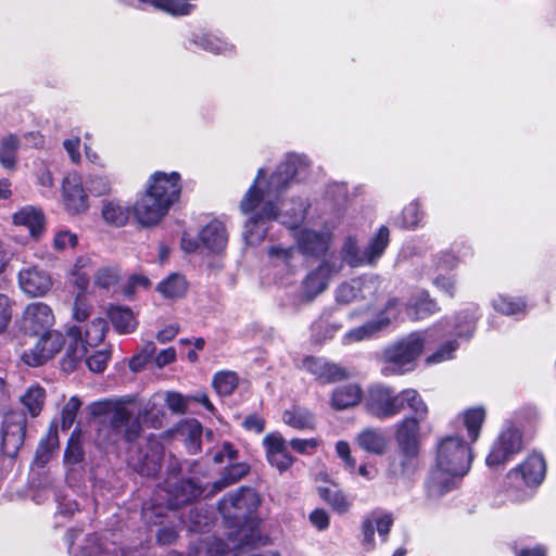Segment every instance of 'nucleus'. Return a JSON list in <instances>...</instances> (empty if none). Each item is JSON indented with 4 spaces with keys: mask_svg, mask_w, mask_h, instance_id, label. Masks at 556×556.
Returning <instances> with one entry per match:
<instances>
[{
    "mask_svg": "<svg viewBox=\"0 0 556 556\" xmlns=\"http://www.w3.org/2000/svg\"><path fill=\"white\" fill-rule=\"evenodd\" d=\"M311 165L305 154L288 153L271 174L268 175L264 167L257 170L239 204L242 214H250L243 232L248 244H260L274 220L291 229L304 220L307 201L299 198L289 202L282 200V195L292 182L308 178Z\"/></svg>",
    "mask_w": 556,
    "mask_h": 556,
    "instance_id": "obj_1",
    "label": "nucleus"
},
{
    "mask_svg": "<svg viewBox=\"0 0 556 556\" xmlns=\"http://www.w3.org/2000/svg\"><path fill=\"white\" fill-rule=\"evenodd\" d=\"M476 328V318L468 312L459 313L454 320L453 330L444 329L442 323L426 331H414L389 344L382 352L383 375H403L416 367L425 344L433 334L446 333L469 338Z\"/></svg>",
    "mask_w": 556,
    "mask_h": 556,
    "instance_id": "obj_2",
    "label": "nucleus"
},
{
    "mask_svg": "<svg viewBox=\"0 0 556 556\" xmlns=\"http://www.w3.org/2000/svg\"><path fill=\"white\" fill-rule=\"evenodd\" d=\"M260 496L252 488L241 486L237 491L226 494L218 504V509L229 528V540L237 546L240 541L249 548L257 552L256 545L262 543L263 536L258 530V520L254 517Z\"/></svg>",
    "mask_w": 556,
    "mask_h": 556,
    "instance_id": "obj_3",
    "label": "nucleus"
},
{
    "mask_svg": "<svg viewBox=\"0 0 556 556\" xmlns=\"http://www.w3.org/2000/svg\"><path fill=\"white\" fill-rule=\"evenodd\" d=\"M471 454L469 446L458 434L446 435L438 443L435 468L427 481V494L438 498L457 486V482L469 470Z\"/></svg>",
    "mask_w": 556,
    "mask_h": 556,
    "instance_id": "obj_4",
    "label": "nucleus"
},
{
    "mask_svg": "<svg viewBox=\"0 0 556 556\" xmlns=\"http://www.w3.org/2000/svg\"><path fill=\"white\" fill-rule=\"evenodd\" d=\"M113 533L85 534L80 530H70L65 534L67 552L71 556H147L148 549L124 548L113 539Z\"/></svg>",
    "mask_w": 556,
    "mask_h": 556,
    "instance_id": "obj_5",
    "label": "nucleus"
},
{
    "mask_svg": "<svg viewBox=\"0 0 556 556\" xmlns=\"http://www.w3.org/2000/svg\"><path fill=\"white\" fill-rule=\"evenodd\" d=\"M130 397L122 400H104L94 402L91 405L93 415H109L110 429L115 442L125 441L127 443L135 442L141 432V425L137 418L132 417L131 412L125 406L131 403Z\"/></svg>",
    "mask_w": 556,
    "mask_h": 556,
    "instance_id": "obj_6",
    "label": "nucleus"
},
{
    "mask_svg": "<svg viewBox=\"0 0 556 556\" xmlns=\"http://www.w3.org/2000/svg\"><path fill=\"white\" fill-rule=\"evenodd\" d=\"M389 242L390 230L387 226H381L365 247H361L355 238L349 237L341 250L342 260L351 267L374 266L383 255Z\"/></svg>",
    "mask_w": 556,
    "mask_h": 556,
    "instance_id": "obj_7",
    "label": "nucleus"
},
{
    "mask_svg": "<svg viewBox=\"0 0 556 556\" xmlns=\"http://www.w3.org/2000/svg\"><path fill=\"white\" fill-rule=\"evenodd\" d=\"M108 323L104 318L97 317L86 326L85 331L78 326L68 329V337L74 340L66 351L64 365L74 369L83 361L88 352V348H94L100 344L105 337Z\"/></svg>",
    "mask_w": 556,
    "mask_h": 556,
    "instance_id": "obj_8",
    "label": "nucleus"
},
{
    "mask_svg": "<svg viewBox=\"0 0 556 556\" xmlns=\"http://www.w3.org/2000/svg\"><path fill=\"white\" fill-rule=\"evenodd\" d=\"M400 392L383 384L371 386L364 395V407L380 420L393 418L401 413Z\"/></svg>",
    "mask_w": 556,
    "mask_h": 556,
    "instance_id": "obj_9",
    "label": "nucleus"
},
{
    "mask_svg": "<svg viewBox=\"0 0 556 556\" xmlns=\"http://www.w3.org/2000/svg\"><path fill=\"white\" fill-rule=\"evenodd\" d=\"M235 546L227 536V542L214 536L197 541L190 548L188 556H279L273 551L254 552L238 541Z\"/></svg>",
    "mask_w": 556,
    "mask_h": 556,
    "instance_id": "obj_10",
    "label": "nucleus"
},
{
    "mask_svg": "<svg viewBox=\"0 0 556 556\" xmlns=\"http://www.w3.org/2000/svg\"><path fill=\"white\" fill-rule=\"evenodd\" d=\"M399 300L392 298L388 300V302L384 305V308L377 315L376 318L348 331L344 334L342 342L344 344H351L365 340H370L378 336L381 331L387 329L391 325V323L399 317Z\"/></svg>",
    "mask_w": 556,
    "mask_h": 556,
    "instance_id": "obj_11",
    "label": "nucleus"
},
{
    "mask_svg": "<svg viewBox=\"0 0 556 556\" xmlns=\"http://www.w3.org/2000/svg\"><path fill=\"white\" fill-rule=\"evenodd\" d=\"M180 174L177 172H155L149 177L147 191L170 208L180 198Z\"/></svg>",
    "mask_w": 556,
    "mask_h": 556,
    "instance_id": "obj_12",
    "label": "nucleus"
},
{
    "mask_svg": "<svg viewBox=\"0 0 556 556\" xmlns=\"http://www.w3.org/2000/svg\"><path fill=\"white\" fill-rule=\"evenodd\" d=\"M36 344L23 353V361L31 366L37 367L54 357L64 345V337L60 331L50 329L41 332Z\"/></svg>",
    "mask_w": 556,
    "mask_h": 556,
    "instance_id": "obj_13",
    "label": "nucleus"
},
{
    "mask_svg": "<svg viewBox=\"0 0 556 556\" xmlns=\"http://www.w3.org/2000/svg\"><path fill=\"white\" fill-rule=\"evenodd\" d=\"M546 471V464L543 456L539 453L529 455L518 467L511 469L507 475L508 483L515 488L521 485H539Z\"/></svg>",
    "mask_w": 556,
    "mask_h": 556,
    "instance_id": "obj_14",
    "label": "nucleus"
},
{
    "mask_svg": "<svg viewBox=\"0 0 556 556\" xmlns=\"http://www.w3.org/2000/svg\"><path fill=\"white\" fill-rule=\"evenodd\" d=\"M54 321V314L48 304L33 302L23 311L21 328L28 334L37 336L52 329Z\"/></svg>",
    "mask_w": 556,
    "mask_h": 556,
    "instance_id": "obj_15",
    "label": "nucleus"
},
{
    "mask_svg": "<svg viewBox=\"0 0 556 556\" xmlns=\"http://www.w3.org/2000/svg\"><path fill=\"white\" fill-rule=\"evenodd\" d=\"M169 208L146 190L132 205V215L143 227L157 225L168 213Z\"/></svg>",
    "mask_w": 556,
    "mask_h": 556,
    "instance_id": "obj_16",
    "label": "nucleus"
},
{
    "mask_svg": "<svg viewBox=\"0 0 556 556\" xmlns=\"http://www.w3.org/2000/svg\"><path fill=\"white\" fill-rule=\"evenodd\" d=\"M26 433V419L23 414L9 415L3 424L1 448L4 455L15 457L22 447Z\"/></svg>",
    "mask_w": 556,
    "mask_h": 556,
    "instance_id": "obj_17",
    "label": "nucleus"
},
{
    "mask_svg": "<svg viewBox=\"0 0 556 556\" xmlns=\"http://www.w3.org/2000/svg\"><path fill=\"white\" fill-rule=\"evenodd\" d=\"M521 451V433L516 428L504 430L492 445L489 453V466L509 462Z\"/></svg>",
    "mask_w": 556,
    "mask_h": 556,
    "instance_id": "obj_18",
    "label": "nucleus"
},
{
    "mask_svg": "<svg viewBox=\"0 0 556 556\" xmlns=\"http://www.w3.org/2000/svg\"><path fill=\"white\" fill-rule=\"evenodd\" d=\"M18 286L28 296H43L52 287L48 271L38 266H26L18 271Z\"/></svg>",
    "mask_w": 556,
    "mask_h": 556,
    "instance_id": "obj_19",
    "label": "nucleus"
},
{
    "mask_svg": "<svg viewBox=\"0 0 556 556\" xmlns=\"http://www.w3.org/2000/svg\"><path fill=\"white\" fill-rule=\"evenodd\" d=\"M167 507L177 509L202 494L200 486L191 479L169 478L166 481Z\"/></svg>",
    "mask_w": 556,
    "mask_h": 556,
    "instance_id": "obj_20",
    "label": "nucleus"
},
{
    "mask_svg": "<svg viewBox=\"0 0 556 556\" xmlns=\"http://www.w3.org/2000/svg\"><path fill=\"white\" fill-rule=\"evenodd\" d=\"M303 368L321 383H334L349 377L345 368L323 357H306Z\"/></svg>",
    "mask_w": 556,
    "mask_h": 556,
    "instance_id": "obj_21",
    "label": "nucleus"
},
{
    "mask_svg": "<svg viewBox=\"0 0 556 556\" xmlns=\"http://www.w3.org/2000/svg\"><path fill=\"white\" fill-rule=\"evenodd\" d=\"M342 268L337 260H326L312 270L304 280V290L309 298L321 293L328 286L330 278Z\"/></svg>",
    "mask_w": 556,
    "mask_h": 556,
    "instance_id": "obj_22",
    "label": "nucleus"
},
{
    "mask_svg": "<svg viewBox=\"0 0 556 556\" xmlns=\"http://www.w3.org/2000/svg\"><path fill=\"white\" fill-rule=\"evenodd\" d=\"M393 525L391 514H372L362 523V544L366 551L375 548V532H378L382 542L387 541L388 534Z\"/></svg>",
    "mask_w": 556,
    "mask_h": 556,
    "instance_id": "obj_23",
    "label": "nucleus"
},
{
    "mask_svg": "<svg viewBox=\"0 0 556 556\" xmlns=\"http://www.w3.org/2000/svg\"><path fill=\"white\" fill-rule=\"evenodd\" d=\"M263 444L266 448L268 463L280 472L288 470L292 466L294 458L289 454L287 442L280 434H267L263 440Z\"/></svg>",
    "mask_w": 556,
    "mask_h": 556,
    "instance_id": "obj_24",
    "label": "nucleus"
},
{
    "mask_svg": "<svg viewBox=\"0 0 556 556\" xmlns=\"http://www.w3.org/2000/svg\"><path fill=\"white\" fill-rule=\"evenodd\" d=\"M63 197L66 207L72 213H81L88 208L86 188L77 174H72L63 179Z\"/></svg>",
    "mask_w": 556,
    "mask_h": 556,
    "instance_id": "obj_25",
    "label": "nucleus"
},
{
    "mask_svg": "<svg viewBox=\"0 0 556 556\" xmlns=\"http://www.w3.org/2000/svg\"><path fill=\"white\" fill-rule=\"evenodd\" d=\"M199 239L211 253H220L227 247L228 231L223 222L213 219L201 229Z\"/></svg>",
    "mask_w": 556,
    "mask_h": 556,
    "instance_id": "obj_26",
    "label": "nucleus"
},
{
    "mask_svg": "<svg viewBox=\"0 0 556 556\" xmlns=\"http://www.w3.org/2000/svg\"><path fill=\"white\" fill-rule=\"evenodd\" d=\"M328 231L303 229L296 236L298 250L304 255L318 256L328 250Z\"/></svg>",
    "mask_w": 556,
    "mask_h": 556,
    "instance_id": "obj_27",
    "label": "nucleus"
},
{
    "mask_svg": "<svg viewBox=\"0 0 556 556\" xmlns=\"http://www.w3.org/2000/svg\"><path fill=\"white\" fill-rule=\"evenodd\" d=\"M420 424L421 421L405 418L396 424L395 440L399 450H420Z\"/></svg>",
    "mask_w": 556,
    "mask_h": 556,
    "instance_id": "obj_28",
    "label": "nucleus"
},
{
    "mask_svg": "<svg viewBox=\"0 0 556 556\" xmlns=\"http://www.w3.org/2000/svg\"><path fill=\"white\" fill-rule=\"evenodd\" d=\"M364 393L357 383H348L337 387L330 397V405L336 410H344L356 406L362 400Z\"/></svg>",
    "mask_w": 556,
    "mask_h": 556,
    "instance_id": "obj_29",
    "label": "nucleus"
},
{
    "mask_svg": "<svg viewBox=\"0 0 556 556\" xmlns=\"http://www.w3.org/2000/svg\"><path fill=\"white\" fill-rule=\"evenodd\" d=\"M132 213V206L127 205L121 200H103L101 205V215L103 220L114 227H123L127 224Z\"/></svg>",
    "mask_w": 556,
    "mask_h": 556,
    "instance_id": "obj_30",
    "label": "nucleus"
},
{
    "mask_svg": "<svg viewBox=\"0 0 556 556\" xmlns=\"http://www.w3.org/2000/svg\"><path fill=\"white\" fill-rule=\"evenodd\" d=\"M358 446L367 453L382 455L387 450V438L382 430L376 428H366L357 437Z\"/></svg>",
    "mask_w": 556,
    "mask_h": 556,
    "instance_id": "obj_31",
    "label": "nucleus"
},
{
    "mask_svg": "<svg viewBox=\"0 0 556 556\" xmlns=\"http://www.w3.org/2000/svg\"><path fill=\"white\" fill-rule=\"evenodd\" d=\"M438 311L437 302L426 290L413 294L406 306V314L414 319H422Z\"/></svg>",
    "mask_w": 556,
    "mask_h": 556,
    "instance_id": "obj_32",
    "label": "nucleus"
},
{
    "mask_svg": "<svg viewBox=\"0 0 556 556\" xmlns=\"http://www.w3.org/2000/svg\"><path fill=\"white\" fill-rule=\"evenodd\" d=\"M13 222L15 225L28 228L33 237L39 236L43 229V214L34 206L22 207L13 215Z\"/></svg>",
    "mask_w": 556,
    "mask_h": 556,
    "instance_id": "obj_33",
    "label": "nucleus"
},
{
    "mask_svg": "<svg viewBox=\"0 0 556 556\" xmlns=\"http://www.w3.org/2000/svg\"><path fill=\"white\" fill-rule=\"evenodd\" d=\"M401 412L404 407H408L413 415L405 417V419H415L417 421L426 420L428 416V406L422 400L421 395L415 389H405L400 392Z\"/></svg>",
    "mask_w": 556,
    "mask_h": 556,
    "instance_id": "obj_34",
    "label": "nucleus"
},
{
    "mask_svg": "<svg viewBox=\"0 0 556 556\" xmlns=\"http://www.w3.org/2000/svg\"><path fill=\"white\" fill-rule=\"evenodd\" d=\"M192 42L213 54H228L235 51V46L225 38L214 34L193 35Z\"/></svg>",
    "mask_w": 556,
    "mask_h": 556,
    "instance_id": "obj_35",
    "label": "nucleus"
},
{
    "mask_svg": "<svg viewBox=\"0 0 556 556\" xmlns=\"http://www.w3.org/2000/svg\"><path fill=\"white\" fill-rule=\"evenodd\" d=\"M108 316L118 333H130L137 328L138 321L130 308L124 306H112Z\"/></svg>",
    "mask_w": 556,
    "mask_h": 556,
    "instance_id": "obj_36",
    "label": "nucleus"
},
{
    "mask_svg": "<svg viewBox=\"0 0 556 556\" xmlns=\"http://www.w3.org/2000/svg\"><path fill=\"white\" fill-rule=\"evenodd\" d=\"M188 289V282L184 275L172 273L165 279L159 282L156 291L165 299L182 298Z\"/></svg>",
    "mask_w": 556,
    "mask_h": 556,
    "instance_id": "obj_37",
    "label": "nucleus"
},
{
    "mask_svg": "<svg viewBox=\"0 0 556 556\" xmlns=\"http://www.w3.org/2000/svg\"><path fill=\"white\" fill-rule=\"evenodd\" d=\"M20 400L27 413L35 418L39 416L43 408L46 390L39 384H33L26 389Z\"/></svg>",
    "mask_w": 556,
    "mask_h": 556,
    "instance_id": "obj_38",
    "label": "nucleus"
},
{
    "mask_svg": "<svg viewBox=\"0 0 556 556\" xmlns=\"http://www.w3.org/2000/svg\"><path fill=\"white\" fill-rule=\"evenodd\" d=\"M21 140L16 135L9 134L0 139V164L7 169H13L16 164Z\"/></svg>",
    "mask_w": 556,
    "mask_h": 556,
    "instance_id": "obj_39",
    "label": "nucleus"
},
{
    "mask_svg": "<svg viewBox=\"0 0 556 556\" xmlns=\"http://www.w3.org/2000/svg\"><path fill=\"white\" fill-rule=\"evenodd\" d=\"M268 258L275 266L293 268L299 258V250L294 247L273 245L267 251Z\"/></svg>",
    "mask_w": 556,
    "mask_h": 556,
    "instance_id": "obj_40",
    "label": "nucleus"
},
{
    "mask_svg": "<svg viewBox=\"0 0 556 556\" xmlns=\"http://www.w3.org/2000/svg\"><path fill=\"white\" fill-rule=\"evenodd\" d=\"M319 496L329 504L333 510L339 514H344L349 510L351 503L337 485L319 486Z\"/></svg>",
    "mask_w": 556,
    "mask_h": 556,
    "instance_id": "obj_41",
    "label": "nucleus"
},
{
    "mask_svg": "<svg viewBox=\"0 0 556 556\" xmlns=\"http://www.w3.org/2000/svg\"><path fill=\"white\" fill-rule=\"evenodd\" d=\"M283 421L295 429H313L315 426L313 413L304 407H293L290 410H286Z\"/></svg>",
    "mask_w": 556,
    "mask_h": 556,
    "instance_id": "obj_42",
    "label": "nucleus"
},
{
    "mask_svg": "<svg viewBox=\"0 0 556 556\" xmlns=\"http://www.w3.org/2000/svg\"><path fill=\"white\" fill-rule=\"evenodd\" d=\"M202 425L195 420H188L180 428V433L185 438V444L190 454H197L201 451Z\"/></svg>",
    "mask_w": 556,
    "mask_h": 556,
    "instance_id": "obj_43",
    "label": "nucleus"
},
{
    "mask_svg": "<svg viewBox=\"0 0 556 556\" xmlns=\"http://www.w3.org/2000/svg\"><path fill=\"white\" fill-rule=\"evenodd\" d=\"M250 470V467L247 463H232L222 473V477L218 481L214 482V490L216 492L222 491L223 489L229 486L230 484L236 483L241 478H243Z\"/></svg>",
    "mask_w": 556,
    "mask_h": 556,
    "instance_id": "obj_44",
    "label": "nucleus"
},
{
    "mask_svg": "<svg viewBox=\"0 0 556 556\" xmlns=\"http://www.w3.org/2000/svg\"><path fill=\"white\" fill-rule=\"evenodd\" d=\"M94 263L89 256H80L76 260L73 276L75 277V285L80 292H86L90 282V275L93 271Z\"/></svg>",
    "mask_w": 556,
    "mask_h": 556,
    "instance_id": "obj_45",
    "label": "nucleus"
},
{
    "mask_svg": "<svg viewBox=\"0 0 556 556\" xmlns=\"http://www.w3.org/2000/svg\"><path fill=\"white\" fill-rule=\"evenodd\" d=\"M484 415L483 407L469 408L464 413L463 424L467 430L468 438L471 441H476L478 439L484 420Z\"/></svg>",
    "mask_w": 556,
    "mask_h": 556,
    "instance_id": "obj_46",
    "label": "nucleus"
},
{
    "mask_svg": "<svg viewBox=\"0 0 556 556\" xmlns=\"http://www.w3.org/2000/svg\"><path fill=\"white\" fill-rule=\"evenodd\" d=\"M421 219L420 204L413 201L403 208L401 215L396 218V224L405 229H414L419 226Z\"/></svg>",
    "mask_w": 556,
    "mask_h": 556,
    "instance_id": "obj_47",
    "label": "nucleus"
},
{
    "mask_svg": "<svg viewBox=\"0 0 556 556\" xmlns=\"http://www.w3.org/2000/svg\"><path fill=\"white\" fill-rule=\"evenodd\" d=\"M495 311L504 315H517L526 312V302L522 299H513L498 295L492 302Z\"/></svg>",
    "mask_w": 556,
    "mask_h": 556,
    "instance_id": "obj_48",
    "label": "nucleus"
},
{
    "mask_svg": "<svg viewBox=\"0 0 556 556\" xmlns=\"http://www.w3.org/2000/svg\"><path fill=\"white\" fill-rule=\"evenodd\" d=\"M359 300L374 301L381 287V280L377 275H365L357 278Z\"/></svg>",
    "mask_w": 556,
    "mask_h": 556,
    "instance_id": "obj_49",
    "label": "nucleus"
},
{
    "mask_svg": "<svg viewBox=\"0 0 556 556\" xmlns=\"http://www.w3.org/2000/svg\"><path fill=\"white\" fill-rule=\"evenodd\" d=\"M85 188L94 197L109 194L112 189L110 178L102 174H89L85 180Z\"/></svg>",
    "mask_w": 556,
    "mask_h": 556,
    "instance_id": "obj_50",
    "label": "nucleus"
},
{
    "mask_svg": "<svg viewBox=\"0 0 556 556\" xmlns=\"http://www.w3.org/2000/svg\"><path fill=\"white\" fill-rule=\"evenodd\" d=\"M213 386L219 395L227 396L237 388L238 377L232 371L218 372L213 379Z\"/></svg>",
    "mask_w": 556,
    "mask_h": 556,
    "instance_id": "obj_51",
    "label": "nucleus"
},
{
    "mask_svg": "<svg viewBox=\"0 0 556 556\" xmlns=\"http://www.w3.org/2000/svg\"><path fill=\"white\" fill-rule=\"evenodd\" d=\"M165 403L172 413L184 415L188 413L191 397L176 391H168L165 394Z\"/></svg>",
    "mask_w": 556,
    "mask_h": 556,
    "instance_id": "obj_52",
    "label": "nucleus"
},
{
    "mask_svg": "<svg viewBox=\"0 0 556 556\" xmlns=\"http://www.w3.org/2000/svg\"><path fill=\"white\" fill-rule=\"evenodd\" d=\"M400 473L409 477L418 469V455L420 450H399Z\"/></svg>",
    "mask_w": 556,
    "mask_h": 556,
    "instance_id": "obj_53",
    "label": "nucleus"
},
{
    "mask_svg": "<svg viewBox=\"0 0 556 556\" xmlns=\"http://www.w3.org/2000/svg\"><path fill=\"white\" fill-rule=\"evenodd\" d=\"M110 358L111 351L105 349L101 351H96L92 354H89L88 351L83 359H85L86 365L92 372H102L105 369Z\"/></svg>",
    "mask_w": 556,
    "mask_h": 556,
    "instance_id": "obj_54",
    "label": "nucleus"
},
{
    "mask_svg": "<svg viewBox=\"0 0 556 556\" xmlns=\"http://www.w3.org/2000/svg\"><path fill=\"white\" fill-rule=\"evenodd\" d=\"M358 286L357 278L340 285L337 289V301L345 304L359 301Z\"/></svg>",
    "mask_w": 556,
    "mask_h": 556,
    "instance_id": "obj_55",
    "label": "nucleus"
},
{
    "mask_svg": "<svg viewBox=\"0 0 556 556\" xmlns=\"http://www.w3.org/2000/svg\"><path fill=\"white\" fill-rule=\"evenodd\" d=\"M81 402L77 396H72L64 405L61 414V427L63 430L70 429L77 416Z\"/></svg>",
    "mask_w": 556,
    "mask_h": 556,
    "instance_id": "obj_56",
    "label": "nucleus"
},
{
    "mask_svg": "<svg viewBox=\"0 0 556 556\" xmlns=\"http://www.w3.org/2000/svg\"><path fill=\"white\" fill-rule=\"evenodd\" d=\"M118 280V269L112 266H103L94 273V283L103 289H109Z\"/></svg>",
    "mask_w": 556,
    "mask_h": 556,
    "instance_id": "obj_57",
    "label": "nucleus"
},
{
    "mask_svg": "<svg viewBox=\"0 0 556 556\" xmlns=\"http://www.w3.org/2000/svg\"><path fill=\"white\" fill-rule=\"evenodd\" d=\"M457 349L458 343L455 340H450L442 344L434 353L429 355L426 362L428 364H439L452 359Z\"/></svg>",
    "mask_w": 556,
    "mask_h": 556,
    "instance_id": "obj_58",
    "label": "nucleus"
},
{
    "mask_svg": "<svg viewBox=\"0 0 556 556\" xmlns=\"http://www.w3.org/2000/svg\"><path fill=\"white\" fill-rule=\"evenodd\" d=\"M58 446V435L56 432L49 433L45 439L39 442L36 458L39 463H47L50 454Z\"/></svg>",
    "mask_w": 556,
    "mask_h": 556,
    "instance_id": "obj_59",
    "label": "nucleus"
},
{
    "mask_svg": "<svg viewBox=\"0 0 556 556\" xmlns=\"http://www.w3.org/2000/svg\"><path fill=\"white\" fill-rule=\"evenodd\" d=\"M78 238L75 233L70 230H60L53 238V248L56 251H64L66 249H73L77 245Z\"/></svg>",
    "mask_w": 556,
    "mask_h": 556,
    "instance_id": "obj_60",
    "label": "nucleus"
},
{
    "mask_svg": "<svg viewBox=\"0 0 556 556\" xmlns=\"http://www.w3.org/2000/svg\"><path fill=\"white\" fill-rule=\"evenodd\" d=\"M326 195L333 201L336 205H341L348 197V187L342 182H331L326 187Z\"/></svg>",
    "mask_w": 556,
    "mask_h": 556,
    "instance_id": "obj_61",
    "label": "nucleus"
},
{
    "mask_svg": "<svg viewBox=\"0 0 556 556\" xmlns=\"http://www.w3.org/2000/svg\"><path fill=\"white\" fill-rule=\"evenodd\" d=\"M238 458V451L233 447L230 442H224L222 448L213 455L215 464H222L225 459L233 462Z\"/></svg>",
    "mask_w": 556,
    "mask_h": 556,
    "instance_id": "obj_62",
    "label": "nucleus"
},
{
    "mask_svg": "<svg viewBox=\"0 0 556 556\" xmlns=\"http://www.w3.org/2000/svg\"><path fill=\"white\" fill-rule=\"evenodd\" d=\"M289 445L300 454H309L317 447L318 441L316 439H292Z\"/></svg>",
    "mask_w": 556,
    "mask_h": 556,
    "instance_id": "obj_63",
    "label": "nucleus"
},
{
    "mask_svg": "<svg viewBox=\"0 0 556 556\" xmlns=\"http://www.w3.org/2000/svg\"><path fill=\"white\" fill-rule=\"evenodd\" d=\"M311 523L319 531H324L329 527V516L326 510L316 508L309 514Z\"/></svg>",
    "mask_w": 556,
    "mask_h": 556,
    "instance_id": "obj_64",
    "label": "nucleus"
}]
</instances>
